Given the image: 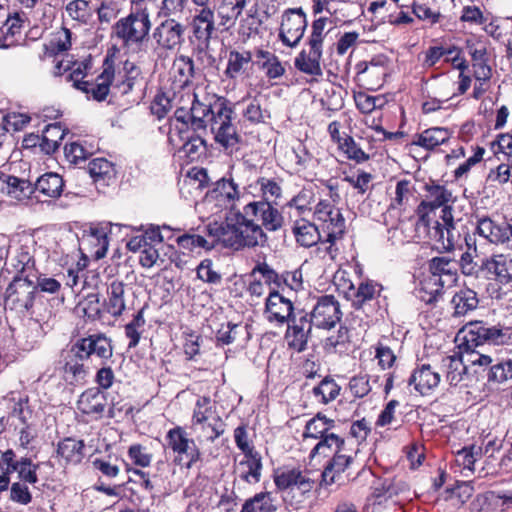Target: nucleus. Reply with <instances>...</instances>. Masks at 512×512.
<instances>
[{
	"mask_svg": "<svg viewBox=\"0 0 512 512\" xmlns=\"http://www.w3.org/2000/svg\"><path fill=\"white\" fill-rule=\"evenodd\" d=\"M192 54L198 60L206 54L211 43L213 34L216 31L215 11L211 7H200L190 22Z\"/></svg>",
	"mask_w": 512,
	"mask_h": 512,
	"instance_id": "6e6552de",
	"label": "nucleus"
},
{
	"mask_svg": "<svg viewBox=\"0 0 512 512\" xmlns=\"http://www.w3.org/2000/svg\"><path fill=\"white\" fill-rule=\"evenodd\" d=\"M126 310L125 284L120 280H113L106 290V298L103 302L104 313L115 319L120 318Z\"/></svg>",
	"mask_w": 512,
	"mask_h": 512,
	"instance_id": "f704fd0d",
	"label": "nucleus"
},
{
	"mask_svg": "<svg viewBox=\"0 0 512 512\" xmlns=\"http://www.w3.org/2000/svg\"><path fill=\"white\" fill-rule=\"evenodd\" d=\"M113 84L114 59L113 55L108 53L102 64V72L95 78L94 81H88L87 88L81 91L92 99L100 102L107 98L110 92V88L113 87Z\"/></svg>",
	"mask_w": 512,
	"mask_h": 512,
	"instance_id": "412c9836",
	"label": "nucleus"
},
{
	"mask_svg": "<svg viewBox=\"0 0 512 512\" xmlns=\"http://www.w3.org/2000/svg\"><path fill=\"white\" fill-rule=\"evenodd\" d=\"M318 227L330 239H342L346 233L345 218L336 205L329 200H320L313 212Z\"/></svg>",
	"mask_w": 512,
	"mask_h": 512,
	"instance_id": "9b49d317",
	"label": "nucleus"
},
{
	"mask_svg": "<svg viewBox=\"0 0 512 512\" xmlns=\"http://www.w3.org/2000/svg\"><path fill=\"white\" fill-rule=\"evenodd\" d=\"M243 10L232 0H219L218 5L214 9L219 19V26L225 31L234 27Z\"/></svg>",
	"mask_w": 512,
	"mask_h": 512,
	"instance_id": "8fccbe9b",
	"label": "nucleus"
},
{
	"mask_svg": "<svg viewBox=\"0 0 512 512\" xmlns=\"http://www.w3.org/2000/svg\"><path fill=\"white\" fill-rule=\"evenodd\" d=\"M33 278L13 277L4 293L6 307L22 315L33 313L37 296V286H35Z\"/></svg>",
	"mask_w": 512,
	"mask_h": 512,
	"instance_id": "1a4fd4ad",
	"label": "nucleus"
},
{
	"mask_svg": "<svg viewBox=\"0 0 512 512\" xmlns=\"http://www.w3.org/2000/svg\"><path fill=\"white\" fill-rule=\"evenodd\" d=\"M291 232L296 243L304 248L317 245L321 238L319 227L305 218L296 219L292 224Z\"/></svg>",
	"mask_w": 512,
	"mask_h": 512,
	"instance_id": "e433bc0d",
	"label": "nucleus"
},
{
	"mask_svg": "<svg viewBox=\"0 0 512 512\" xmlns=\"http://www.w3.org/2000/svg\"><path fill=\"white\" fill-rule=\"evenodd\" d=\"M73 137L74 135H71V138L65 144L64 155L69 163L78 165L91 157L97 147L85 139L72 140Z\"/></svg>",
	"mask_w": 512,
	"mask_h": 512,
	"instance_id": "37998d69",
	"label": "nucleus"
},
{
	"mask_svg": "<svg viewBox=\"0 0 512 512\" xmlns=\"http://www.w3.org/2000/svg\"><path fill=\"white\" fill-rule=\"evenodd\" d=\"M350 329L340 325L336 333L331 334L324 340L323 348L327 353H347L351 349Z\"/></svg>",
	"mask_w": 512,
	"mask_h": 512,
	"instance_id": "864d4df0",
	"label": "nucleus"
},
{
	"mask_svg": "<svg viewBox=\"0 0 512 512\" xmlns=\"http://www.w3.org/2000/svg\"><path fill=\"white\" fill-rule=\"evenodd\" d=\"M34 252V241L28 237L20 239L12 246L10 264L16 271V277L36 276Z\"/></svg>",
	"mask_w": 512,
	"mask_h": 512,
	"instance_id": "4468645a",
	"label": "nucleus"
},
{
	"mask_svg": "<svg viewBox=\"0 0 512 512\" xmlns=\"http://www.w3.org/2000/svg\"><path fill=\"white\" fill-rule=\"evenodd\" d=\"M151 29L150 13L146 6L135 7L125 17L117 20L111 28V37L121 43L125 50L140 48L147 40Z\"/></svg>",
	"mask_w": 512,
	"mask_h": 512,
	"instance_id": "39448f33",
	"label": "nucleus"
},
{
	"mask_svg": "<svg viewBox=\"0 0 512 512\" xmlns=\"http://www.w3.org/2000/svg\"><path fill=\"white\" fill-rule=\"evenodd\" d=\"M294 310L293 302L278 290L274 289L269 292L264 308V315L269 323H274L280 327L289 324L295 316Z\"/></svg>",
	"mask_w": 512,
	"mask_h": 512,
	"instance_id": "2eb2a0df",
	"label": "nucleus"
},
{
	"mask_svg": "<svg viewBox=\"0 0 512 512\" xmlns=\"http://www.w3.org/2000/svg\"><path fill=\"white\" fill-rule=\"evenodd\" d=\"M42 337L43 327L41 323L34 318H28L18 334V340L24 350H32L39 344Z\"/></svg>",
	"mask_w": 512,
	"mask_h": 512,
	"instance_id": "603ef678",
	"label": "nucleus"
},
{
	"mask_svg": "<svg viewBox=\"0 0 512 512\" xmlns=\"http://www.w3.org/2000/svg\"><path fill=\"white\" fill-rule=\"evenodd\" d=\"M439 372L430 364H418L411 373L408 384L422 396L430 395L440 384Z\"/></svg>",
	"mask_w": 512,
	"mask_h": 512,
	"instance_id": "393cba45",
	"label": "nucleus"
},
{
	"mask_svg": "<svg viewBox=\"0 0 512 512\" xmlns=\"http://www.w3.org/2000/svg\"><path fill=\"white\" fill-rule=\"evenodd\" d=\"M446 367V380L451 386H457L467 372V367L463 362L462 356L452 355L443 359Z\"/></svg>",
	"mask_w": 512,
	"mask_h": 512,
	"instance_id": "680f3d73",
	"label": "nucleus"
},
{
	"mask_svg": "<svg viewBox=\"0 0 512 512\" xmlns=\"http://www.w3.org/2000/svg\"><path fill=\"white\" fill-rule=\"evenodd\" d=\"M445 285L438 282L431 274L421 282L420 298L426 304L436 303L443 295Z\"/></svg>",
	"mask_w": 512,
	"mask_h": 512,
	"instance_id": "338daca9",
	"label": "nucleus"
},
{
	"mask_svg": "<svg viewBox=\"0 0 512 512\" xmlns=\"http://www.w3.org/2000/svg\"><path fill=\"white\" fill-rule=\"evenodd\" d=\"M428 271L445 286H451L458 280V262L445 256H436L428 261Z\"/></svg>",
	"mask_w": 512,
	"mask_h": 512,
	"instance_id": "2f4dec72",
	"label": "nucleus"
},
{
	"mask_svg": "<svg viewBox=\"0 0 512 512\" xmlns=\"http://www.w3.org/2000/svg\"><path fill=\"white\" fill-rule=\"evenodd\" d=\"M85 443L73 437H65L58 442L56 456L63 461L65 465H77L84 458Z\"/></svg>",
	"mask_w": 512,
	"mask_h": 512,
	"instance_id": "4c0bfd02",
	"label": "nucleus"
},
{
	"mask_svg": "<svg viewBox=\"0 0 512 512\" xmlns=\"http://www.w3.org/2000/svg\"><path fill=\"white\" fill-rule=\"evenodd\" d=\"M340 302L334 295H322L316 298L308 318L318 329L331 330L342 319Z\"/></svg>",
	"mask_w": 512,
	"mask_h": 512,
	"instance_id": "ddd939ff",
	"label": "nucleus"
},
{
	"mask_svg": "<svg viewBox=\"0 0 512 512\" xmlns=\"http://www.w3.org/2000/svg\"><path fill=\"white\" fill-rule=\"evenodd\" d=\"M76 341L88 359L95 356L105 364L113 356L112 340L105 333L88 334L79 337Z\"/></svg>",
	"mask_w": 512,
	"mask_h": 512,
	"instance_id": "5701e85b",
	"label": "nucleus"
},
{
	"mask_svg": "<svg viewBox=\"0 0 512 512\" xmlns=\"http://www.w3.org/2000/svg\"><path fill=\"white\" fill-rule=\"evenodd\" d=\"M309 49H302L294 58L295 68L306 75L321 77L323 75L321 60L323 47L308 44Z\"/></svg>",
	"mask_w": 512,
	"mask_h": 512,
	"instance_id": "c756f323",
	"label": "nucleus"
},
{
	"mask_svg": "<svg viewBox=\"0 0 512 512\" xmlns=\"http://www.w3.org/2000/svg\"><path fill=\"white\" fill-rule=\"evenodd\" d=\"M206 199L216 201L220 206L229 208H237L235 203L240 198L239 185L234 181L232 175L222 177L217 180L211 189L206 193Z\"/></svg>",
	"mask_w": 512,
	"mask_h": 512,
	"instance_id": "4be33fe9",
	"label": "nucleus"
},
{
	"mask_svg": "<svg viewBox=\"0 0 512 512\" xmlns=\"http://www.w3.org/2000/svg\"><path fill=\"white\" fill-rule=\"evenodd\" d=\"M260 71H263L269 80H275L285 75L286 69L280 58L262 46L254 49V62Z\"/></svg>",
	"mask_w": 512,
	"mask_h": 512,
	"instance_id": "7c9ffc66",
	"label": "nucleus"
},
{
	"mask_svg": "<svg viewBox=\"0 0 512 512\" xmlns=\"http://www.w3.org/2000/svg\"><path fill=\"white\" fill-rule=\"evenodd\" d=\"M480 269L489 279L502 285L512 282V257L509 255L497 254L486 257L482 259Z\"/></svg>",
	"mask_w": 512,
	"mask_h": 512,
	"instance_id": "b1692460",
	"label": "nucleus"
},
{
	"mask_svg": "<svg viewBox=\"0 0 512 512\" xmlns=\"http://www.w3.org/2000/svg\"><path fill=\"white\" fill-rule=\"evenodd\" d=\"M354 101L357 109L362 114H370L377 109H382L387 104V100L384 96H373L365 92L355 93Z\"/></svg>",
	"mask_w": 512,
	"mask_h": 512,
	"instance_id": "69168bd1",
	"label": "nucleus"
},
{
	"mask_svg": "<svg viewBox=\"0 0 512 512\" xmlns=\"http://www.w3.org/2000/svg\"><path fill=\"white\" fill-rule=\"evenodd\" d=\"M426 199L416 207L417 221L415 230L420 237L423 235L433 242L440 252H449L455 249L456 237L455 220L452 206L448 203L452 199V192L444 185L430 181L424 185Z\"/></svg>",
	"mask_w": 512,
	"mask_h": 512,
	"instance_id": "7ed1b4c3",
	"label": "nucleus"
},
{
	"mask_svg": "<svg viewBox=\"0 0 512 512\" xmlns=\"http://www.w3.org/2000/svg\"><path fill=\"white\" fill-rule=\"evenodd\" d=\"M71 37V30L64 26L61 27V29L53 35L49 44L44 45V54L40 58L54 57L61 52L68 51L72 46Z\"/></svg>",
	"mask_w": 512,
	"mask_h": 512,
	"instance_id": "4d7b16f0",
	"label": "nucleus"
},
{
	"mask_svg": "<svg viewBox=\"0 0 512 512\" xmlns=\"http://www.w3.org/2000/svg\"><path fill=\"white\" fill-rule=\"evenodd\" d=\"M277 504L271 492H260L245 501L241 512H276Z\"/></svg>",
	"mask_w": 512,
	"mask_h": 512,
	"instance_id": "052dcab7",
	"label": "nucleus"
},
{
	"mask_svg": "<svg viewBox=\"0 0 512 512\" xmlns=\"http://www.w3.org/2000/svg\"><path fill=\"white\" fill-rule=\"evenodd\" d=\"M92 69L91 56L84 59L83 61H74L69 67L71 70L69 74V80L73 82V86L78 90H85L88 85V81L84 78L88 75Z\"/></svg>",
	"mask_w": 512,
	"mask_h": 512,
	"instance_id": "e2e57ef3",
	"label": "nucleus"
},
{
	"mask_svg": "<svg viewBox=\"0 0 512 512\" xmlns=\"http://www.w3.org/2000/svg\"><path fill=\"white\" fill-rule=\"evenodd\" d=\"M487 380L496 384L512 380V359L501 360L491 365Z\"/></svg>",
	"mask_w": 512,
	"mask_h": 512,
	"instance_id": "774afa93",
	"label": "nucleus"
},
{
	"mask_svg": "<svg viewBox=\"0 0 512 512\" xmlns=\"http://www.w3.org/2000/svg\"><path fill=\"white\" fill-rule=\"evenodd\" d=\"M25 14L23 12H8L5 20L0 22V48L7 49L17 42L16 37L21 35L24 27Z\"/></svg>",
	"mask_w": 512,
	"mask_h": 512,
	"instance_id": "72a5a7b5",
	"label": "nucleus"
},
{
	"mask_svg": "<svg viewBox=\"0 0 512 512\" xmlns=\"http://www.w3.org/2000/svg\"><path fill=\"white\" fill-rule=\"evenodd\" d=\"M453 131L447 127L433 126L414 134L410 146H417L428 152H435L449 142Z\"/></svg>",
	"mask_w": 512,
	"mask_h": 512,
	"instance_id": "a878e982",
	"label": "nucleus"
},
{
	"mask_svg": "<svg viewBox=\"0 0 512 512\" xmlns=\"http://www.w3.org/2000/svg\"><path fill=\"white\" fill-rule=\"evenodd\" d=\"M88 172L93 181L99 186H109L116 181L115 164L106 158H95L88 164Z\"/></svg>",
	"mask_w": 512,
	"mask_h": 512,
	"instance_id": "58836bf2",
	"label": "nucleus"
},
{
	"mask_svg": "<svg viewBox=\"0 0 512 512\" xmlns=\"http://www.w3.org/2000/svg\"><path fill=\"white\" fill-rule=\"evenodd\" d=\"M64 185V180L58 173L47 172L36 180L34 193L56 199L62 195Z\"/></svg>",
	"mask_w": 512,
	"mask_h": 512,
	"instance_id": "c03bdc74",
	"label": "nucleus"
},
{
	"mask_svg": "<svg viewBox=\"0 0 512 512\" xmlns=\"http://www.w3.org/2000/svg\"><path fill=\"white\" fill-rule=\"evenodd\" d=\"M144 311L145 307L140 308L124 326L125 336L129 340V349L136 348L139 345L141 336L145 331L146 319L144 317Z\"/></svg>",
	"mask_w": 512,
	"mask_h": 512,
	"instance_id": "5fc2aeb1",
	"label": "nucleus"
},
{
	"mask_svg": "<svg viewBox=\"0 0 512 512\" xmlns=\"http://www.w3.org/2000/svg\"><path fill=\"white\" fill-rule=\"evenodd\" d=\"M316 440L317 443L313 446L309 454L311 459L316 456L330 457L336 450L343 449L344 445H346V440L335 433L334 430H331Z\"/></svg>",
	"mask_w": 512,
	"mask_h": 512,
	"instance_id": "49530a36",
	"label": "nucleus"
},
{
	"mask_svg": "<svg viewBox=\"0 0 512 512\" xmlns=\"http://www.w3.org/2000/svg\"><path fill=\"white\" fill-rule=\"evenodd\" d=\"M474 234L479 235L486 241L495 245H502L503 223L498 224L490 217H482L477 220V225Z\"/></svg>",
	"mask_w": 512,
	"mask_h": 512,
	"instance_id": "3c124183",
	"label": "nucleus"
},
{
	"mask_svg": "<svg viewBox=\"0 0 512 512\" xmlns=\"http://www.w3.org/2000/svg\"><path fill=\"white\" fill-rule=\"evenodd\" d=\"M307 25V17L302 8L286 9L281 16L279 41L285 47H297L304 36Z\"/></svg>",
	"mask_w": 512,
	"mask_h": 512,
	"instance_id": "f8f14e48",
	"label": "nucleus"
},
{
	"mask_svg": "<svg viewBox=\"0 0 512 512\" xmlns=\"http://www.w3.org/2000/svg\"><path fill=\"white\" fill-rule=\"evenodd\" d=\"M185 26L174 18L167 17L153 32V38L157 45L164 50H174L185 38Z\"/></svg>",
	"mask_w": 512,
	"mask_h": 512,
	"instance_id": "a211bd4d",
	"label": "nucleus"
},
{
	"mask_svg": "<svg viewBox=\"0 0 512 512\" xmlns=\"http://www.w3.org/2000/svg\"><path fill=\"white\" fill-rule=\"evenodd\" d=\"M224 76L227 80L236 81L249 77L248 67L253 66L254 51L229 48L226 52Z\"/></svg>",
	"mask_w": 512,
	"mask_h": 512,
	"instance_id": "aec40b11",
	"label": "nucleus"
},
{
	"mask_svg": "<svg viewBox=\"0 0 512 512\" xmlns=\"http://www.w3.org/2000/svg\"><path fill=\"white\" fill-rule=\"evenodd\" d=\"M66 12L80 24H88L93 16L90 0H72L66 5Z\"/></svg>",
	"mask_w": 512,
	"mask_h": 512,
	"instance_id": "0e129e2a",
	"label": "nucleus"
},
{
	"mask_svg": "<svg viewBox=\"0 0 512 512\" xmlns=\"http://www.w3.org/2000/svg\"><path fill=\"white\" fill-rule=\"evenodd\" d=\"M108 408L107 394L100 388H87L77 400V409L82 415H86L92 421H98L106 417Z\"/></svg>",
	"mask_w": 512,
	"mask_h": 512,
	"instance_id": "f3484780",
	"label": "nucleus"
},
{
	"mask_svg": "<svg viewBox=\"0 0 512 512\" xmlns=\"http://www.w3.org/2000/svg\"><path fill=\"white\" fill-rule=\"evenodd\" d=\"M284 216L271 202L251 201L242 209L232 208L225 221L207 226L208 234L217 244L235 252L265 247L269 237L283 227Z\"/></svg>",
	"mask_w": 512,
	"mask_h": 512,
	"instance_id": "f257e3e1",
	"label": "nucleus"
},
{
	"mask_svg": "<svg viewBox=\"0 0 512 512\" xmlns=\"http://www.w3.org/2000/svg\"><path fill=\"white\" fill-rule=\"evenodd\" d=\"M462 335L458 349L465 352H474L480 346L507 345L512 343V327L500 322L489 320H473L466 323L459 331Z\"/></svg>",
	"mask_w": 512,
	"mask_h": 512,
	"instance_id": "20e7f679",
	"label": "nucleus"
},
{
	"mask_svg": "<svg viewBox=\"0 0 512 512\" xmlns=\"http://www.w3.org/2000/svg\"><path fill=\"white\" fill-rule=\"evenodd\" d=\"M311 475V471L294 467L276 471L273 480L279 491L287 492V498L291 497L290 505L297 509L316 487V481Z\"/></svg>",
	"mask_w": 512,
	"mask_h": 512,
	"instance_id": "423d86ee",
	"label": "nucleus"
},
{
	"mask_svg": "<svg viewBox=\"0 0 512 512\" xmlns=\"http://www.w3.org/2000/svg\"><path fill=\"white\" fill-rule=\"evenodd\" d=\"M292 152L295 156L294 172L306 181H314L317 178L316 169L319 167L320 161L299 141L293 146Z\"/></svg>",
	"mask_w": 512,
	"mask_h": 512,
	"instance_id": "c85d7f7f",
	"label": "nucleus"
},
{
	"mask_svg": "<svg viewBox=\"0 0 512 512\" xmlns=\"http://www.w3.org/2000/svg\"><path fill=\"white\" fill-rule=\"evenodd\" d=\"M142 71L133 61L126 60L117 76L114 74L113 89L117 94L126 95L142 81Z\"/></svg>",
	"mask_w": 512,
	"mask_h": 512,
	"instance_id": "473e14b6",
	"label": "nucleus"
},
{
	"mask_svg": "<svg viewBox=\"0 0 512 512\" xmlns=\"http://www.w3.org/2000/svg\"><path fill=\"white\" fill-rule=\"evenodd\" d=\"M119 224H112L110 222L99 223L90 228V233L87 235L86 240L89 246V252L95 259H101L106 256L109 246L108 235L113 232L114 228L121 229Z\"/></svg>",
	"mask_w": 512,
	"mask_h": 512,
	"instance_id": "bb28decb",
	"label": "nucleus"
},
{
	"mask_svg": "<svg viewBox=\"0 0 512 512\" xmlns=\"http://www.w3.org/2000/svg\"><path fill=\"white\" fill-rule=\"evenodd\" d=\"M164 446L173 453L175 465L191 469L202 460L200 448L183 426L176 425L166 432Z\"/></svg>",
	"mask_w": 512,
	"mask_h": 512,
	"instance_id": "0eeeda50",
	"label": "nucleus"
},
{
	"mask_svg": "<svg viewBox=\"0 0 512 512\" xmlns=\"http://www.w3.org/2000/svg\"><path fill=\"white\" fill-rule=\"evenodd\" d=\"M88 360V357L76 340L61 352L63 372L72 381L78 382L86 378L89 373V367L85 363Z\"/></svg>",
	"mask_w": 512,
	"mask_h": 512,
	"instance_id": "dca6fc26",
	"label": "nucleus"
},
{
	"mask_svg": "<svg viewBox=\"0 0 512 512\" xmlns=\"http://www.w3.org/2000/svg\"><path fill=\"white\" fill-rule=\"evenodd\" d=\"M239 465L243 468L239 474L241 480L248 484H256L260 481L263 464L259 452L244 455Z\"/></svg>",
	"mask_w": 512,
	"mask_h": 512,
	"instance_id": "09e8293b",
	"label": "nucleus"
},
{
	"mask_svg": "<svg viewBox=\"0 0 512 512\" xmlns=\"http://www.w3.org/2000/svg\"><path fill=\"white\" fill-rule=\"evenodd\" d=\"M191 106H180L174 117L181 124H190L193 130L206 131L210 128L214 141L225 151L233 153L241 137L234 124L236 118L234 104L224 96L205 93L199 96L195 92L188 96Z\"/></svg>",
	"mask_w": 512,
	"mask_h": 512,
	"instance_id": "f03ea898",
	"label": "nucleus"
},
{
	"mask_svg": "<svg viewBox=\"0 0 512 512\" xmlns=\"http://www.w3.org/2000/svg\"><path fill=\"white\" fill-rule=\"evenodd\" d=\"M344 288L348 289L346 298L351 301V306L355 310L363 309L366 303L378 298L383 290L381 284L369 279L359 283L357 288L352 281H348Z\"/></svg>",
	"mask_w": 512,
	"mask_h": 512,
	"instance_id": "cd10ccee",
	"label": "nucleus"
},
{
	"mask_svg": "<svg viewBox=\"0 0 512 512\" xmlns=\"http://www.w3.org/2000/svg\"><path fill=\"white\" fill-rule=\"evenodd\" d=\"M450 304L453 309L452 315L454 317H461L478 307L479 298L473 289L463 287L453 295Z\"/></svg>",
	"mask_w": 512,
	"mask_h": 512,
	"instance_id": "79ce46f5",
	"label": "nucleus"
},
{
	"mask_svg": "<svg viewBox=\"0 0 512 512\" xmlns=\"http://www.w3.org/2000/svg\"><path fill=\"white\" fill-rule=\"evenodd\" d=\"M217 417L221 416L217 413L216 407L212 404L210 397H198L192 412V426L197 427L198 424H205Z\"/></svg>",
	"mask_w": 512,
	"mask_h": 512,
	"instance_id": "6e6d98bb",
	"label": "nucleus"
},
{
	"mask_svg": "<svg viewBox=\"0 0 512 512\" xmlns=\"http://www.w3.org/2000/svg\"><path fill=\"white\" fill-rule=\"evenodd\" d=\"M67 135H69V130L60 122L46 125L41 134V152L46 155L54 154Z\"/></svg>",
	"mask_w": 512,
	"mask_h": 512,
	"instance_id": "a19ab883",
	"label": "nucleus"
},
{
	"mask_svg": "<svg viewBox=\"0 0 512 512\" xmlns=\"http://www.w3.org/2000/svg\"><path fill=\"white\" fill-rule=\"evenodd\" d=\"M173 70L175 73V79L179 82V86L181 88L190 86L197 74H200L199 69L195 66L193 58L184 54L175 58L173 62Z\"/></svg>",
	"mask_w": 512,
	"mask_h": 512,
	"instance_id": "a18cd8bd",
	"label": "nucleus"
},
{
	"mask_svg": "<svg viewBox=\"0 0 512 512\" xmlns=\"http://www.w3.org/2000/svg\"><path fill=\"white\" fill-rule=\"evenodd\" d=\"M340 385L331 377L325 376L316 385L307 391L314 402L321 405H328L340 395Z\"/></svg>",
	"mask_w": 512,
	"mask_h": 512,
	"instance_id": "ea45409f",
	"label": "nucleus"
},
{
	"mask_svg": "<svg viewBox=\"0 0 512 512\" xmlns=\"http://www.w3.org/2000/svg\"><path fill=\"white\" fill-rule=\"evenodd\" d=\"M8 401L11 403L8 418H17L21 425L26 426L28 419L31 418L32 415V409L29 406V397L12 392L8 396Z\"/></svg>",
	"mask_w": 512,
	"mask_h": 512,
	"instance_id": "13d9d810",
	"label": "nucleus"
},
{
	"mask_svg": "<svg viewBox=\"0 0 512 512\" xmlns=\"http://www.w3.org/2000/svg\"><path fill=\"white\" fill-rule=\"evenodd\" d=\"M282 182L281 178L259 177L256 184L262 195L260 201L271 202L273 206L277 205V200L281 199L283 194Z\"/></svg>",
	"mask_w": 512,
	"mask_h": 512,
	"instance_id": "bf43d9fd",
	"label": "nucleus"
},
{
	"mask_svg": "<svg viewBox=\"0 0 512 512\" xmlns=\"http://www.w3.org/2000/svg\"><path fill=\"white\" fill-rule=\"evenodd\" d=\"M353 463L354 456L347 453L346 445H344L343 449L336 450L325 465L321 474L325 484L330 485L335 483L336 477L350 468Z\"/></svg>",
	"mask_w": 512,
	"mask_h": 512,
	"instance_id": "c9c22d12",
	"label": "nucleus"
},
{
	"mask_svg": "<svg viewBox=\"0 0 512 512\" xmlns=\"http://www.w3.org/2000/svg\"><path fill=\"white\" fill-rule=\"evenodd\" d=\"M355 71V81L359 87L377 91L383 87L389 76L388 59L384 55H378L370 61H360L355 65Z\"/></svg>",
	"mask_w": 512,
	"mask_h": 512,
	"instance_id": "9d476101",
	"label": "nucleus"
},
{
	"mask_svg": "<svg viewBox=\"0 0 512 512\" xmlns=\"http://www.w3.org/2000/svg\"><path fill=\"white\" fill-rule=\"evenodd\" d=\"M313 326L307 312L299 317L295 315L287 324L284 336L288 347L296 352L306 350Z\"/></svg>",
	"mask_w": 512,
	"mask_h": 512,
	"instance_id": "6ab92c4d",
	"label": "nucleus"
},
{
	"mask_svg": "<svg viewBox=\"0 0 512 512\" xmlns=\"http://www.w3.org/2000/svg\"><path fill=\"white\" fill-rule=\"evenodd\" d=\"M335 427L336 424L333 419H330L323 413L318 412L314 417L306 422L302 437L304 440H316L331 430H334Z\"/></svg>",
	"mask_w": 512,
	"mask_h": 512,
	"instance_id": "de8ad7c7",
	"label": "nucleus"
}]
</instances>
